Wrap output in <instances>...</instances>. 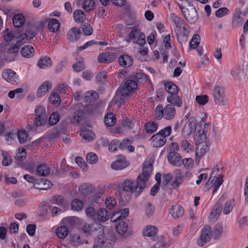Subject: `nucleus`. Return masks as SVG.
<instances>
[{
	"label": "nucleus",
	"mask_w": 248,
	"mask_h": 248,
	"mask_svg": "<svg viewBox=\"0 0 248 248\" xmlns=\"http://www.w3.org/2000/svg\"><path fill=\"white\" fill-rule=\"evenodd\" d=\"M241 12L239 10L236 11L232 19V25L233 27H237L239 26L243 21L242 18L240 16Z\"/></svg>",
	"instance_id": "nucleus-55"
},
{
	"label": "nucleus",
	"mask_w": 248,
	"mask_h": 248,
	"mask_svg": "<svg viewBox=\"0 0 248 248\" xmlns=\"http://www.w3.org/2000/svg\"><path fill=\"white\" fill-rule=\"evenodd\" d=\"M118 61L120 65L124 68H128L131 66L133 62L131 57L126 54L121 55L119 58Z\"/></svg>",
	"instance_id": "nucleus-25"
},
{
	"label": "nucleus",
	"mask_w": 248,
	"mask_h": 248,
	"mask_svg": "<svg viewBox=\"0 0 248 248\" xmlns=\"http://www.w3.org/2000/svg\"><path fill=\"white\" fill-rule=\"evenodd\" d=\"M97 239L94 241L93 248H112L114 237L112 232L108 230L99 232Z\"/></svg>",
	"instance_id": "nucleus-2"
},
{
	"label": "nucleus",
	"mask_w": 248,
	"mask_h": 248,
	"mask_svg": "<svg viewBox=\"0 0 248 248\" xmlns=\"http://www.w3.org/2000/svg\"><path fill=\"white\" fill-rule=\"evenodd\" d=\"M200 35L198 34L193 35L191 40L190 42V47L192 49L197 48L200 44Z\"/></svg>",
	"instance_id": "nucleus-57"
},
{
	"label": "nucleus",
	"mask_w": 248,
	"mask_h": 248,
	"mask_svg": "<svg viewBox=\"0 0 248 248\" xmlns=\"http://www.w3.org/2000/svg\"><path fill=\"white\" fill-rule=\"evenodd\" d=\"M165 89L166 92L170 94H177L178 92L177 86L172 82H168L165 84Z\"/></svg>",
	"instance_id": "nucleus-41"
},
{
	"label": "nucleus",
	"mask_w": 248,
	"mask_h": 248,
	"mask_svg": "<svg viewBox=\"0 0 248 248\" xmlns=\"http://www.w3.org/2000/svg\"><path fill=\"white\" fill-rule=\"evenodd\" d=\"M185 18L190 23H195L198 19V16L195 8L192 6H189L188 8L182 11Z\"/></svg>",
	"instance_id": "nucleus-9"
},
{
	"label": "nucleus",
	"mask_w": 248,
	"mask_h": 248,
	"mask_svg": "<svg viewBox=\"0 0 248 248\" xmlns=\"http://www.w3.org/2000/svg\"><path fill=\"white\" fill-rule=\"evenodd\" d=\"M170 18L173 22L176 27H181L183 23V20L178 16L175 14L171 13Z\"/></svg>",
	"instance_id": "nucleus-53"
},
{
	"label": "nucleus",
	"mask_w": 248,
	"mask_h": 248,
	"mask_svg": "<svg viewBox=\"0 0 248 248\" xmlns=\"http://www.w3.org/2000/svg\"><path fill=\"white\" fill-rule=\"evenodd\" d=\"M213 96L216 105L224 106L227 104L228 100L225 96L223 88L219 85L214 86Z\"/></svg>",
	"instance_id": "nucleus-4"
},
{
	"label": "nucleus",
	"mask_w": 248,
	"mask_h": 248,
	"mask_svg": "<svg viewBox=\"0 0 248 248\" xmlns=\"http://www.w3.org/2000/svg\"><path fill=\"white\" fill-rule=\"evenodd\" d=\"M81 33L79 28L76 27H72L67 32V39L71 42H76L80 38Z\"/></svg>",
	"instance_id": "nucleus-16"
},
{
	"label": "nucleus",
	"mask_w": 248,
	"mask_h": 248,
	"mask_svg": "<svg viewBox=\"0 0 248 248\" xmlns=\"http://www.w3.org/2000/svg\"><path fill=\"white\" fill-rule=\"evenodd\" d=\"M167 100L173 106L180 107L182 105V100L181 98L176 94H170L167 98Z\"/></svg>",
	"instance_id": "nucleus-31"
},
{
	"label": "nucleus",
	"mask_w": 248,
	"mask_h": 248,
	"mask_svg": "<svg viewBox=\"0 0 248 248\" xmlns=\"http://www.w3.org/2000/svg\"><path fill=\"white\" fill-rule=\"evenodd\" d=\"M209 97L207 95H197L196 102L201 105L206 104L208 101Z\"/></svg>",
	"instance_id": "nucleus-64"
},
{
	"label": "nucleus",
	"mask_w": 248,
	"mask_h": 248,
	"mask_svg": "<svg viewBox=\"0 0 248 248\" xmlns=\"http://www.w3.org/2000/svg\"><path fill=\"white\" fill-rule=\"evenodd\" d=\"M196 154L199 156H203L209 150V145L207 142L196 143Z\"/></svg>",
	"instance_id": "nucleus-27"
},
{
	"label": "nucleus",
	"mask_w": 248,
	"mask_h": 248,
	"mask_svg": "<svg viewBox=\"0 0 248 248\" xmlns=\"http://www.w3.org/2000/svg\"><path fill=\"white\" fill-rule=\"evenodd\" d=\"M175 113V109L172 105H167L164 108V118L166 120L173 119Z\"/></svg>",
	"instance_id": "nucleus-23"
},
{
	"label": "nucleus",
	"mask_w": 248,
	"mask_h": 248,
	"mask_svg": "<svg viewBox=\"0 0 248 248\" xmlns=\"http://www.w3.org/2000/svg\"><path fill=\"white\" fill-rule=\"evenodd\" d=\"M35 118L34 124L37 126H41L46 124L47 115L45 108L43 106H37L34 110Z\"/></svg>",
	"instance_id": "nucleus-5"
},
{
	"label": "nucleus",
	"mask_w": 248,
	"mask_h": 248,
	"mask_svg": "<svg viewBox=\"0 0 248 248\" xmlns=\"http://www.w3.org/2000/svg\"><path fill=\"white\" fill-rule=\"evenodd\" d=\"M151 143L154 147H160L163 146L167 140L166 138L163 137L158 133L154 135L151 138Z\"/></svg>",
	"instance_id": "nucleus-18"
},
{
	"label": "nucleus",
	"mask_w": 248,
	"mask_h": 248,
	"mask_svg": "<svg viewBox=\"0 0 248 248\" xmlns=\"http://www.w3.org/2000/svg\"><path fill=\"white\" fill-rule=\"evenodd\" d=\"M170 212L172 217L175 219L182 217L184 214L183 208L178 204L172 205Z\"/></svg>",
	"instance_id": "nucleus-21"
},
{
	"label": "nucleus",
	"mask_w": 248,
	"mask_h": 248,
	"mask_svg": "<svg viewBox=\"0 0 248 248\" xmlns=\"http://www.w3.org/2000/svg\"><path fill=\"white\" fill-rule=\"evenodd\" d=\"M41 184L42 185V187H41L38 188L35 187V186H34V187L35 188L39 189L40 190H46L50 188L52 186L51 182L50 181L45 179H42L41 180V181L40 182V185Z\"/></svg>",
	"instance_id": "nucleus-58"
},
{
	"label": "nucleus",
	"mask_w": 248,
	"mask_h": 248,
	"mask_svg": "<svg viewBox=\"0 0 248 248\" xmlns=\"http://www.w3.org/2000/svg\"><path fill=\"white\" fill-rule=\"evenodd\" d=\"M234 200L232 199L226 202L223 209V213L225 215L229 214L234 207Z\"/></svg>",
	"instance_id": "nucleus-51"
},
{
	"label": "nucleus",
	"mask_w": 248,
	"mask_h": 248,
	"mask_svg": "<svg viewBox=\"0 0 248 248\" xmlns=\"http://www.w3.org/2000/svg\"><path fill=\"white\" fill-rule=\"evenodd\" d=\"M73 18L77 23H82L86 20V14L81 9L76 10L73 15Z\"/></svg>",
	"instance_id": "nucleus-29"
},
{
	"label": "nucleus",
	"mask_w": 248,
	"mask_h": 248,
	"mask_svg": "<svg viewBox=\"0 0 248 248\" xmlns=\"http://www.w3.org/2000/svg\"><path fill=\"white\" fill-rule=\"evenodd\" d=\"M222 210V205L219 202H217L211 212L209 218L212 219H217Z\"/></svg>",
	"instance_id": "nucleus-35"
},
{
	"label": "nucleus",
	"mask_w": 248,
	"mask_h": 248,
	"mask_svg": "<svg viewBox=\"0 0 248 248\" xmlns=\"http://www.w3.org/2000/svg\"><path fill=\"white\" fill-rule=\"evenodd\" d=\"M98 93L93 91H88L83 94V101L91 103L95 101L99 98Z\"/></svg>",
	"instance_id": "nucleus-20"
},
{
	"label": "nucleus",
	"mask_w": 248,
	"mask_h": 248,
	"mask_svg": "<svg viewBox=\"0 0 248 248\" xmlns=\"http://www.w3.org/2000/svg\"><path fill=\"white\" fill-rule=\"evenodd\" d=\"M180 146L181 149L186 153H189L193 149V146L186 140H182L180 142Z\"/></svg>",
	"instance_id": "nucleus-50"
},
{
	"label": "nucleus",
	"mask_w": 248,
	"mask_h": 248,
	"mask_svg": "<svg viewBox=\"0 0 248 248\" xmlns=\"http://www.w3.org/2000/svg\"><path fill=\"white\" fill-rule=\"evenodd\" d=\"M50 202L53 204H56L60 206H64L65 204V201L63 197L58 195L54 196Z\"/></svg>",
	"instance_id": "nucleus-54"
},
{
	"label": "nucleus",
	"mask_w": 248,
	"mask_h": 248,
	"mask_svg": "<svg viewBox=\"0 0 248 248\" xmlns=\"http://www.w3.org/2000/svg\"><path fill=\"white\" fill-rule=\"evenodd\" d=\"M207 132V130H206L205 128H201L198 131H196L194 136L196 143L206 142Z\"/></svg>",
	"instance_id": "nucleus-22"
},
{
	"label": "nucleus",
	"mask_w": 248,
	"mask_h": 248,
	"mask_svg": "<svg viewBox=\"0 0 248 248\" xmlns=\"http://www.w3.org/2000/svg\"><path fill=\"white\" fill-rule=\"evenodd\" d=\"M52 64V62L50 58L46 56L40 58L37 62L38 66L42 69L50 67Z\"/></svg>",
	"instance_id": "nucleus-33"
},
{
	"label": "nucleus",
	"mask_w": 248,
	"mask_h": 248,
	"mask_svg": "<svg viewBox=\"0 0 248 248\" xmlns=\"http://www.w3.org/2000/svg\"><path fill=\"white\" fill-rule=\"evenodd\" d=\"M49 100L56 106H58L60 103V97L56 93H51L49 96Z\"/></svg>",
	"instance_id": "nucleus-63"
},
{
	"label": "nucleus",
	"mask_w": 248,
	"mask_h": 248,
	"mask_svg": "<svg viewBox=\"0 0 248 248\" xmlns=\"http://www.w3.org/2000/svg\"><path fill=\"white\" fill-rule=\"evenodd\" d=\"M35 35L34 32L32 31L27 30L20 34L19 36V40L16 42V44L13 46L8 50L9 53L12 54L17 52L18 50L19 46H22L25 42L24 40H30L33 38Z\"/></svg>",
	"instance_id": "nucleus-6"
},
{
	"label": "nucleus",
	"mask_w": 248,
	"mask_h": 248,
	"mask_svg": "<svg viewBox=\"0 0 248 248\" xmlns=\"http://www.w3.org/2000/svg\"><path fill=\"white\" fill-rule=\"evenodd\" d=\"M190 28L189 26L183 27L182 31H180V32L177 34V37L178 41L181 44L182 43L186 42L187 40Z\"/></svg>",
	"instance_id": "nucleus-24"
},
{
	"label": "nucleus",
	"mask_w": 248,
	"mask_h": 248,
	"mask_svg": "<svg viewBox=\"0 0 248 248\" xmlns=\"http://www.w3.org/2000/svg\"><path fill=\"white\" fill-rule=\"evenodd\" d=\"M18 138L20 143H25L28 138L27 132L25 130H20L18 132Z\"/></svg>",
	"instance_id": "nucleus-56"
},
{
	"label": "nucleus",
	"mask_w": 248,
	"mask_h": 248,
	"mask_svg": "<svg viewBox=\"0 0 248 248\" xmlns=\"http://www.w3.org/2000/svg\"><path fill=\"white\" fill-rule=\"evenodd\" d=\"M95 2L94 0H83L82 8L87 12H91L94 8Z\"/></svg>",
	"instance_id": "nucleus-46"
},
{
	"label": "nucleus",
	"mask_w": 248,
	"mask_h": 248,
	"mask_svg": "<svg viewBox=\"0 0 248 248\" xmlns=\"http://www.w3.org/2000/svg\"><path fill=\"white\" fill-rule=\"evenodd\" d=\"M158 232V229L154 226H147L143 231V234L144 236L151 237L153 238L154 241L155 240V236Z\"/></svg>",
	"instance_id": "nucleus-28"
},
{
	"label": "nucleus",
	"mask_w": 248,
	"mask_h": 248,
	"mask_svg": "<svg viewBox=\"0 0 248 248\" xmlns=\"http://www.w3.org/2000/svg\"><path fill=\"white\" fill-rule=\"evenodd\" d=\"M2 77L6 81L12 84H16L18 80L16 73L11 69L4 70Z\"/></svg>",
	"instance_id": "nucleus-15"
},
{
	"label": "nucleus",
	"mask_w": 248,
	"mask_h": 248,
	"mask_svg": "<svg viewBox=\"0 0 248 248\" xmlns=\"http://www.w3.org/2000/svg\"><path fill=\"white\" fill-rule=\"evenodd\" d=\"M83 204L81 200L74 199L71 202V209L73 210L79 211L82 210Z\"/></svg>",
	"instance_id": "nucleus-48"
},
{
	"label": "nucleus",
	"mask_w": 248,
	"mask_h": 248,
	"mask_svg": "<svg viewBox=\"0 0 248 248\" xmlns=\"http://www.w3.org/2000/svg\"><path fill=\"white\" fill-rule=\"evenodd\" d=\"M223 232V228L221 224H217L214 229L213 234L215 239H218Z\"/></svg>",
	"instance_id": "nucleus-60"
},
{
	"label": "nucleus",
	"mask_w": 248,
	"mask_h": 248,
	"mask_svg": "<svg viewBox=\"0 0 248 248\" xmlns=\"http://www.w3.org/2000/svg\"><path fill=\"white\" fill-rule=\"evenodd\" d=\"M105 204L106 207L110 210L113 209L116 206L117 201L114 198L109 197L106 199Z\"/></svg>",
	"instance_id": "nucleus-52"
},
{
	"label": "nucleus",
	"mask_w": 248,
	"mask_h": 248,
	"mask_svg": "<svg viewBox=\"0 0 248 248\" xmlns=\"http://www.w3.org/2000/svg\"><path fill=\"white\" fill-rule=\"evenodd\" d=\"M36 172L40 176H46L49 175L50 170L49 167L46 164H42L38 166Z\"/></svg>",
	"instance_id": "nucleus-38"
},
{
	"label": "nucleus",
	"mask_w": 248,
	"mask_h": 248,
	"mask_svg": "<svg viewBox=\"0 0 248 248\" xmlns=\"http://www.w3.org/2000/svg\"><path fill=\"white\" fill-rule=\"evenodd\" d=\"M80 135L83 139L88 141L93 140L94 137L93 133L91 130L86 128H83L81 130Z\"/></svg>",
	"instance_id": "nucleus-36"
},
{
	"label": "nucleus",
	"mask_w": 248,
	"mask_h": 248,
	"mask_svg": "<svg viewBox=\"0 0 248 248\" xmlns=\"http://www.w3.org/2000/svg\"><path fill=\"white\" fill-rule=\"evenodd\" d=\"M25 21V17L21 14H16L13 17V25L16 28H19L22 26Z\"/></svg>",
	"instance_id": "nucleus-34"
},
{
	"label": "nucleus",
	"mask_w": 248,
	"mask_h": 248,
	"mask_svg": "<svg viewBox=\"0 0 248 248\" xmlns=\"http://www.w3.org/2000/svg\"><path fill=\"white\" fill-rule=\"evenodd\" d=\"M71 244L75 246L78 247L83 243L88 244V241H82L80 240V237L78 234H74L72 235L70 239Z\"/></svg>",
	"instance_id": "nucleus-44"
},
{
	"label": "nucleus",
	"mask_w": 248,
	"mask_h": 248,
	"mask_svg": "<svg viewBox=\"0 0 248 248\" xmlns=\"http://www.w3.org/2000/svg\"><path fill=\"white\" fill-rule=\"evenodd\" d=\"M116 229L122 238L127 237L132 234V232L128 229L127 223L124 221H120L116 226Z\"/></svg>",
	"instance_id": "nucleus-12"
},
{
	"label": "nucleus",
	"mask_w": 248,
	"mask_h": 248,
	"mask_svg": "<svg viewBox=\"0 0 248 248\" xmlns=\"http://www.w3.org/2000/svg\"><path fill=\"white\" fill-rule=\"evenodd\" d=\"M169 162L172 165L180 166L182 164V159L180 155L175 151L170 152L167 156Z\"/></svg>",
	"instance_id": "nucleus-14"
},
{
	"label": "nucleus",
	"mask_w": 248,
	"mask_h": 248,
	"mask_svg": "<svg viewBox=\"0 0 248 248\" xmlns=\"http://www.w3.org/2000/svg\"><path fill=\"white\" fill-rule=\"evenodd\" d=\"M56 233L60 239H64L68 233V229L64 226H60L56 230Z\"/></svg>",
	"instance_id": "nucleus-43"
},
{
	"label": "nucleus",
	"mask_w": 248,
	"mask_h": 248,
	"mask_svg": "<svg viewBox=\"0 0 248 248\" xmlns=\"http://www.w3.org/2000/svg\"><path fill=\"white\" fill-rule=\"evenodd\" d=\"M129 214V209L128 208L122 209L118 212L114 213L111 217V220L112 222H115L118 220L123 219L125 218Z\"/></svg>",
	"instance_id": "nucleus-26"
},
{
	"label": "nucleus",
	"mask_w": 248,
	"mask_h": 248,
	"mask_svg": "<svg viewBox=\"0 0 248 248\" xmlns=\"http://www.w3.org/2000/svg\"><path fill=\"white\" fill-rule=\"evenodd\" d=\"M144 129L147 133L152 134L157 129V124L155 122L149 121L145 123Z\"/></svg>",
	"instance_id": "nucleus-42"
},
{
	"label": "nucleus",
	"mask_w": 248,
	"mask_h": 248,
	"mask_svg": "<svg viewBox=\"0 0 248 248\" xmlns=\"http://www.w3.org/2000/svg\"><path fill=\"white\" fill-rule=\"evenodd\" d=\"M223 180L222 179V176L218 175V176L212 177V175L210 177L208 181L206 183L205 186L207 188L209 189L210 187L215 186V189L213 192H215L218 188L222 184Z\"/></svg>",
	"instance_id": "nucleus-10"
},
{
	"label": "nucleus",
	"mask_w": 248,
	"mask_h": 248,
	"mask_svg": "<svg viewBox=\"0 0 248 248\" xmlns=\"http://www.w3.org/2000/svg\"><path fill=\"white\" fill-rule=\"evenodd\" d=\"M81 26V29L84 35L89 36L92 34L93 30L90 24L86 23Z\"/></svg>",
	"instance_id": "nucleus-59"
},
{
	"label": "nucleus",
	"mask_w": 248,
	"mask_h": 248,
	"mask_svg": "<svg viewBox=\"0 0 248 248\" xmlns=\"http://www.w3.org/2000/svg\"><path fill=\"white\" fill-rule=\"evenodd\" d=\"M149 80L147 75L142 73H136L126 79L124 85L119 87L117 94L120 93L122 96L127 97L137 89L139 82H146ZM117 96H118V94Z\"/></svg>",
	"instance_id": "nucleus-1"
},
{
	"label": "nucleus",
	"mask_w": 248,
	"mask_h": 248,
	"mask_svg": "<svg viewBox=\"0 0 248 248\" xmlns=\"http://www.w3.org/2000/svg\"><path fill=\"white\" fill-rule=\"evenodd\" d=\"M193 119L192 117L190 118L182 129V135L185 138H188L195 129V122H194Z\"/></svg>",
	"instance_id": "nucleus-11"
},
{
	"label": "nucleus",
	"mask_w": 248,
	"mask_h": 248,
	"mask_svg": "<svg viewBox=\"0 0 248 248\" xmlns=\"http://www.w3.org/2000/svg\"><path fill=\"white\" fill-rule=\"evenodd\" d=\"M60 25L59 21L56 19L53 18L49 21L48 28L51 31L55 32L59 30Z\"/></svg>",
	"instance_id": "nucleus-47"
},
{
	"label": "nucleus",
	"mask_w": 248,
	"mask_h": 248,
	"mask_svg": "<svg viewBox=\"0 0 248 248\" xmlns=\"http://www.w3.org/2000/svg\"><path fill=\"white\" fill-rule=\"evenodd\" d=\"M102 226L97 222L92 223H85L82 227V230L85 233L92 234L93 232L99 230H102Z\"/></svg>",
	"instance_id": "nucleus-13"
},
{
	"label": "nucleus",
	"mask_w": 248,
	"mask_h": 248,
	"mask_svg": "<svg viewBox=\"0 0 248 248\" xmlns=\"http://www.w3.org/2000/svg\"><path fill=\"white\" fill-rule=\"evenodd\" d=\"M212 234L211 228L209 225H205L201 231L199 238L197 240V244L200 246H203L204 244L210 240Z\"/></svg>",
	"instance_id": "nucleus-7"
},
{
	"label": "nucleus",
	"mask_w": 248,
	"mask_h": 248,
	"mask_svg": "<svg viewBox=\"0 0 248 248\" xmlns=\"http://www.w3.org/2000/svg\"><path fill=\"white\" fill-rule=\"evenodd\" d=\"M153 171V165L151 161L146 160L143 165L142 173L139 176H140V181L146 184Z\"/></svg>",
	"instance_id": "nucleus-8"
},
{
	"label": "nucleus",
	"mask_w": 248,
	"mask_h": 248,
	"mask_svg": "<svg viewBox=\"0 0 248 248\" xmlns=\"http://www.w3.org/2000/svg\"><path fill=\"white\" fill-rule=\"evenodd\" d=\"M4 40L6 42L11 41L15 37V35L12 31L6 29L3 32Z\"/></svg>",
	"instance_id": "nucleus-61"
},
{
	"label": "nucleus",
	"mask_w": 248,
	"mask_h": 248,
	"mask_svg": "<svg viewBox=\"0 0 248 248\" xmlns=\"http://www.w3.org/2000/svg\"><path fill=\"white\" fill-rule=\"evenodd\" d=\"M34 51V48L31 46L27 45L22 47L21 53L23 57L30 58L33 56Z\"/></svg>",
	"instance_id": "nucleus-40"
},
{
	"label": "nucleus",
	"mask_w": 248,
	"mask_h": 248,
	"mask_svg": "<svg viewBox=\"0 0 248 248\" xmlns=\"http://www.w3.org/2000/svg\"><path fill=\"white\" fill-rule=\"evenodd\" d=\"M115 58V54L113 52H106L100 54L98 57V61L100 63H108Z\"/></svg>",
	"instance_id": "nucleus-19"
},
{
	"label": "nucleus",
	"mask_w": 248,
	"mask_h": 248,
	"mask_svg": "<svg viewBox=\"0 0 248 248\" xmlns=\"http://www.w3.org/2000/svg\"><path fill=\"white\" fill-rule=\"evenodd\" d=\"M107 73L106 71H102L97 73L96 76V81L98 84H104L107 80Z\"/></svg>",
	"instance_id": "nucleus-49"
},
{
	"label": "nucleus",
	"mask_w": 248,
	"mask_h": 248,
	"mask_svg": "<svg viewBox=\"0 0 248 248\" xmlns=\"http://www.w3.org/2000/svg\"><path fill=\"white\" fill-rule=\"evenodd\" d=\"M140 180V176L138 177L136 182L131 179H126L123 183L124 190L130 193L135 192L136 196H138L146 186V184Z\"/></svg>",
	"instance_id": "nucleus-3"
},
{
	"label": "nucleus",
	"mask_w": 248,
	"mask_h": 248,
	"mask_svg": "<svg viewBox=\"0 0 248 248\" xmlns=\"http://www.w3.org/2000/svg\"><path fill=\"white\" fill-rule=\"evenodd\" d=\"M97 160L98 157L93 153H89L86 155V161L90 164H94L97 162Z\"/></svg>",
	"instance_id": "nucleus-62"
},
{
	"label": "nucleus",
	"mask_w": 248,
	"mask_h": 248,
	"mask_svg": "<svg viewBox=\"0 0 248 248\" xmlns=\"http://www.w3.org/2000/svg\"><path fill=\"white\" fill-rule=\"evenodd\" d=\"M84 114L83 110L78 109L74 112L70 121L73 123L79 124L82 120Z\"/></svg>",
	"instance_id": "nucleus-37"
},
{
	"label": "nucleus",
	"mask_w": 248,
	"mask_h": 248,
	"mask_svg": "<svg viewBox=\"0 0 248 248\" xmlns=\"http://www.w3.org/2000/svg\"><path fill=\"white\" fill-rule=\"evenodd\" d=\"M51 88V85L49 81L44 82L39 86L37 90V95L38 97H41L48 92Z\"/></svg>",
	"instance_id": "nucleus-30"
},
{
	"label": "nucleus",
	"mask_w": 248,
	"mask_h": 248,
	"mask_svg": "<svg viewBox=\"0 0 248 248\" xmlns=\"http://www.w3.org/2000/svg\"><path fill=\"white\" fill-rule=\"evenodd\" d=\"M128 165L125 157L123 155H119L118 159L111 164V167L115 170H122L125 168Z\"/></svg>",
	"instance_id": "nucleus-17"
},
{
	"label": "nucleus",
	"mask_w": 248,
	"mask_h": 248,
	"mask_svg": "<svg viewBox=\"0 0 248 248\" xmlns=\"http://www.w3.org/2000/svg\"><path fill=\"white\" fill-rule=\"evenodd\" d=\"M174 175L175 178L173 181V184L177 186L184 180V172L181 170L177 169L174 171Z\"/></svg>",
	"instance_id": "nucleus-39"
},
{
	"label": "nucleus",
	"mask_w": 248,
	"mask_h": 248,
	"mask_svg": "<svg viewBox=\"0 0 248 248\" xmlns=\"http://www.w3.org/2000/svg\"><path fill=\"white\" fill-rule=\"evenodd\" d=\"M96 215L97 220L102 222L108 220L110 217L108 211L104 208L99 209L97 212Z\"/></svg>",
	"instance_id": "nucleus-32"
},
{
	"label": "nucleus",
	"mask_w": 248,
	"mask_h": 248,
	"mask_svg": "<svg viewBox=\"0 0 248 248\" xmlns=\"http://www.w3.org/2000/svg\"><path fill=\"white\" fill-rule=\"evenodd\" d=\"M104 122L107 126H113L116 123L115 116L112 113H108L105 116Z\"/></svg>",
	"instance_id": "nucleus-45"
}]
</instances>
